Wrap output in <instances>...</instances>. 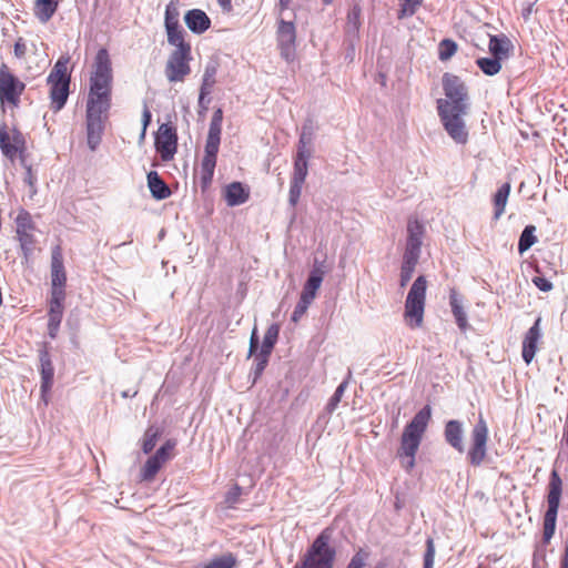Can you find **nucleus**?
<instances>
[{"label":"nucleus","mask_w":568,"mask_h":568,"mask_svg":"<svg viewBox=\"0 0 568 568\" xmlns=\"http://www.w3.org/2000/svg\"><path fill=\"white\" fill-rule=\"evenodd\" d=\"M24 135L17 126L7 123L0 124V150L2 154L13 162L26 152Z\"/></svg>","instance_id":"obj_11"},{"label":"nucleus","mask_w":568,"mask_h":568,"mask_svg":"<svg viewBox=\"0 0 568 568\" xmlns=\"http://www.w3.org/2000/svg\"><path fill=\"white\" fill-rule=\"evenodd\" d=\"M308 173V162L296 160L294 161V172L292 179L306 180Z\"/></svg>","instance_id":"obj_48"},{"label":"nucleus","mask_w":568,"mask_h":568,"mask_svg":"<svg viewBox=\"0 0 568 568\" xmlns=\"http://www.w3.org/2000/svg\"><path fill=\"white\" fill-rule=\"evenodd\" d=\"M278 41L282 45L291 47L295 43L296 32L293 22L281 21L278 26Z\"/></svg>","instance_id":"obj_30"},{"label":"nucleus","mask_w":568,"mask_h":568,"mask_svg":"<svg viewBox=\"0 0 568 568\" xmlns=\"http://www.w3.org/2000/svg\"><path fill=\"white\" fill-rule=\"evenodd\" d=\"M59 1L36 0L33 14L41 22L47 23L57 12Z\"/></svg>","instance_id":"obj_27"},{"label":"nucleus","mask_w":568,"mask_h":568,"mask_svg":"<svg viewBox=\"0 0 568 568\" xmlns=\"http://www.w3.org/2000/svg\"><path fill=\"white\" fill-rule=\"evenodd\" d=\"M215 83V69L207 68L203 75V81L200 91V100H202L205 95L210 94L211 89Z\"/></svg>","instance_id":"obj_41"},{"label":"nucleus","mask_w":568,"mask_h":568,"mask_svg":"<svg viewBox=\"0 0 568 568\" xmlns=\"http://www.w3.org/2000/svg\"><path fill=\"white\" fill-rule=\"evenodd\" d=\"M407 232H408V237H407L406 246L414 245V247L420 248L422 237L424 234L423 224L416 219L409 220L408 224H407Z\"/></svg>","instance_id":"obj_29"},{"label":"nucleus","mask_w":568,"mask_h":568,"mask_svg":"<svg viewBox=\"0 0 568 568\" xmlns=\"http://www.w3.org/2000/svg\"><path fill=\"white\" fill-rule=\"evenodd\" d=\"M184 22L189 30L195 34H202L211 28L210 17L201 9L186 11Z\"/></svg>","instance_id":"obj_21"},{"label":"nucleus","mask_w":568,"mask_h":568,"mask_svg":"<svg viewBox=\"0 0 568 568\" xmlns=\"http://www.w3.org/2000/svg\"><path fill=\"white\" fill-rule=\"evenodd\" d=\"M219 6L223 9L224 12L230 13L233 10L231 0H216Z\"/></svg>","instance_id":"obj_59"},{"label":"nucleus","mask_w":568,"mask_h":568,"mask_svg":"<svg viewBox=\"0 0 568 568\" xmlns=\"http://www.w3.org/2000/svg\"><path fill=\"white\" fill-rule=\"evenodd\" d=\"M476 64L486 75L490 77L499 73V71L501 70V61L494 57L479 58L477 59Z\"/></svg>","instance_id":"obj_37"},{"label":"nucleus","mask_w":568,"mask_h":568,"mask_svg":"<svg viewBox=\"0 0 568 568\" xmlns=\"http://www.w3.org/2000/svg\"><path fill=\"white\" fill-rule=\"evenodd\" d=\"M257 347H258V337L256 335V328H254L252 332V335H251V339H250L248 354L253 355L254 353H256Z\"/></svg>","instance_id":"obj_56"},{"label":"nucleus","mask_w":568,"mask_h":568,"mask_svg":"<svg viewBox=\"0 0 568 568\" xmlns=\"http://www.w3.org/2000/svg\"><path fill=\"white\" fill-rule=\"evenodd\" d=\"M562 495V479L557 470H552L547 486V510L542 519V541L549 544L556 532L557 515Z\"/></svg>","instance_id":"obj_5"},{"label":"nucleus","mask_w":568,"mask_h":568,"mask_svg":"<svg viewBox=\"0 0 568 568\" xmlns=\"http://www.w3.org/2000/svg\"><path fill=\"white\" fill-rule=\"evenodd\" d=\"M224 199L229 206L241 205L250 199V189L241 182H232L225 187Z\"/></svg>","instance_id":"obj_23"},{"label":"nucleus","mask_w":568,"mask_h":568,"mask_svg":"<svg viewBox=\"0 0 568 568\" xmlns=\"http://www.w3.org/2000/svg\"><path fill=\"white\" fill-rule=\"evenodd\" d=\"M449 304L452 307V313L455 317L456 324L462 332H465L469 325L467 321L466 312L462 305V301L459 300L457 293L453 291L449 296Z\"/></svg>","instance_id":"obj_28"},{"label":"nucleus","mask_w":568,"mask_h":568,"mask_svg":"<svg viewBox=\"0 0 568 568\" xmlns=\"http://www.w3.org/2000/svg\"><path fill=\"white\" fill-rule=\"evenodd\" d=\"M560 568H568V545L565 547L564 556L560 561Z\"/></svg>","instance_id":"obj_60"},{"label":"nucleus","mask_w":568,"mask_h":568,"mask_svg":"<svg viewBox=\"0 0 568 568\" xmlns=\"http://www.w3.org/2000/svg\"><path fill=\"white\" fill-rule=\"evenodd\" d=\"M332 530L325 528L315 538L313 544L294 568H333L336 550L331 546Z\"/></svg>","instance_id":"obj_4"},{"label":"nucleus","mask_w":568,"mask_h":568,"mask_svg":"<svg viewBox=\"0 0 568 568\" xmlns=\"http://www.w3.org/2000/svg\"><path fill=\"white\" fill-rule=\"evenodd\" d=\"M488 48H489V52L491 53V55L494 58L503 61L509 57V51L511 49V42L504 34L490 36Z\"/></svg>","instance_id":"obj_24"},{"label":"nucleus","mask_w":568,"mask_h":568,"mask_svg":"<svg viewBox=\"0 0 568 568\" xmlns=\"http://www.w3.org/2000/svg\"><path fill=\"white\" fill-rule=\"evenodd\" d=\"M458 45L452 39H444L438 44V58L440 61L449 60L456 52Z\"/></svg>","instance_id":"obj_38"},{"label":"nucleus","mask_w":568,"mask_h":568,"mask_svg":"<svg viewBox=\"0 0 568 568\" xmlns=\"http://www.w3.org/2000/svg\"><path fill=\"white\" fill-rule=\"evenodd\" d=\"M220 143L219 141L213 140H206L205 146H204V155L201 161V169H200V183L203 191L210 187L214 170L216 166V160H217V153L220 150Z\"/></svg>","instance_id":"obj_15"},{"label":"nucleus","mask_w":568,"mask_h":568,"mask_svg":"<svg viewBox=\"0 0 568 568\" xmlns=\"http://www.w3.org/2000/svg\"><path fill=\"white\" fill-rule=\"evenodd\" d=\"M154 145L162 161H171L178 151L176 129L170 123L161 124L155 134Z\"/></svg>","instance_id":"obj_13"},{"label":"nucleus","mask_w":568,"mask_h":568,"mask_svg":"<svg viewBox=\"0 0 568 568\" xmlns=\"http://www.w3.org/2000/svg\"><path fill=\"white\" fill-rule=\"evenodd\" d=\"M26 90V83L22 82L9 68L8 64H0V102L18 106L21 95Z\"/></svg>","instance_id":"obj_9"},{"label":"nucleus","mask_w":568,"mask_h":568,"mask_svg":"<svg viewBox=\"0 0 568 568\" xmlns=\"http://www.w3.org/2000/svg\"><path fill=\"white\" fill-rule=\"evenodd\" d=\"M163 465L164 464L161 463L154 455L149 457L144 466L141 468V479L144 481L153 480Z\"/></svg>","instance_id":"obj_31"},{"label":"nucleus","mask_w":568,"mask_h":568,"mask_svg":"<svg viewBox=\"0 0 568 568\" xmlns=\"http://www.w3.org/2000/svg\"><path fill=\"white\" fill-rule=\"evenodd\" d=\"M69 55H61L51 69L47 84L49 87L50 109L53 112L62 110L70 94L71 70Z\"/></svg>","instance_id":"obj_3"},{"label":"nucleus","mask_w":568,"mask_h":568,"mask_svg":"<svg viewBox=\"0 0 568 568\" xmlns=\"http://www.w3.org/2000/svg\"><path fill=\"white\" fill-rule=\"evenodd\" d=\"M67 294H51L48 312V334L55 338L62 321L64 311V300Z\"/></svg>","instance_id":"obj_19"},{"label":"nucleus","mask_w":568,"mask_h":568,"mask_svg":"<svg viewBox=\"0 0 568 568\" xmlns=\"http://www.w3.org/2000/svg\"><path fill=\"white\" fill-rule=\"evenodd\" d=\"M400 9L398 11V19L412 17L416 13L417 9L422 6L423 0H399Z\"/></svg>","instance_id":"obj_40"},{"label":"nucleus","mask_w":568,"mask_h":568,"mask_svg":"<svg viewBox=\"0 0 568 568\" xmlns=\"http://www.w3.org/2000/svg\"><path fill=\"white\" fill-rule=\"evenodd\" d=\"M237 565V558L232 552L223 554L222 556L214 557L204 568H235Z\"/></svg>","instance_id":"obj_33"},{"label":"nucleus","mask_w":568,"mask_h":568,"mask_svg":"<svg viewBox=\"0 0 568 568\" xmlns=\"http://www.w3.org/2000/svg\"><path fill=\"white\" fill-rule=\"evenodd\" d=\"M160 436L161 430L159 427L150 426L146 428L142 439V450L144 454L153 450Z\"/></svg>","instance_id":"obj_36"},{"label":"nucleus","mask_w":568,"mask_h":568,"mask_svg":"<svg viewBox=\"0 0 568 568\" xmlns=\"http://www.w3.org/2000/svg\"><path fill=\"white\" fill-rule=\"evenodd\" d=\"M345 388H346V385L345 383H342L337 388L336 390L334 392L333 396L329 398L328 400V404H327V410L328 412H333L336 409V407L338 406L343 395H344V392H345Z\"/></svg>","instance_id":"obj_49"},{"label":"nucleus","mask_w":568,"mask_h":568,"mask_svg":"<svg viewBox=\"0 0 568 568\" xmlns=\"http://www.w3.org/2000/svg\"><path fill=\"white\" fill-rule=\"evenodd\" d=\"M443 89L448 101V105L459 112H467V88L465 82L457 75L445 73L443 75Z\"/></svg>","instance_id":"obj_12"},{"label":"nucleus","mask_w":568,"mask_h":568,"mask_svg":"<svg viewBox=\"0 0 568 568\" xmlns=\"http://www.w3.org/2000/svg\"><path fill=\"white\" fill-rule=\"evenodd\" d=\"M223 112L221 109L214 111L211 119L209 133L206 140H213L221 142Z\"/></svg>","instance_id":"obj_34"},{"label":"nucleus","mask_w":568,"mask_h":568,"mask_svg":"<svg viewBox=\"0 0 568 568\" xmlns=\"http://www.w3.org/2000/svg\"><path fill=\"white\" fill-rule=\"evenodd\" d=\"M304 183V180L291 179L288 202L293 207H295L300 201Z\"/></svg>","instance_id":"obj_42"},{"label":"nucleus","mask_w":568,"mask_h":568,"mask_svg":"<svg viewBox=\"0 0 568 568\" xmlns=\"http://www.w3.org/2000/svg\"><path fill=\"white\" fill-rule=\"evenodd\" d=\"M292 0H280L281 9H287Z\"/></svg>","instance_id":"obj_62"},{"label":"nucleus","mask_w":568,"mask_h":568,"mask_svg":"<svg viewBox=\"0 0 568 568\" xmlns=\"http://www.w3.org/2000/svg\"><path fill=\"white\" fill-rule=\"evenodd\" d=\"M437 111L447 134L458 144H466L468 142V130L463 120V115L467 112H459L449 108L448 101L439 99L437 101Z\"/></svg>","instance_id":"obj_8"},{"label":"nucleus","mask_w":568,"mask_h":568,"mask_svg":"<svg viewBox=\"0 0 568 568\" xmlns=\"http://www.w3.org/2000/svg\"><path fill=\"white\" fill-rule=\"evenodd\" d=\"M488 426L480 415L470 433V445L467 450V460L474 466H480L487 457Z\"/></svg>","instance_id":"obj_10"},{"label":"nucleus","mask_w":568,"mask_h":568,"mask_svg":"<svg viewBox=\"0 0 568 568\" xmlns=\"http://www.w3.org/2000/svg\"><path fill=\"white\" fill-rule=\"evenodd\" d=\"M164 28L169 43L185 40L186 32L180 24V11L176 1H171L165 7Z\"/></svg>","instance_id":"obj_17"},{"label":"nucleus","mask_w":568,"mask_h":568,"mask_svg":"<svg viewBox=\"0 0 568 568\" xmlns=\"http://www.w3.org/2000/svg\"><path fill=\"white\" fill-rule=\"evenodd\" d=\"M16 225L17 239L20 243V247L23 252V255L28 257L32 253L36 244V237L33 234L36 224L31 214L23 209L20 210L16 217Z\"/></svg>","instance_id":"obj_14"},{"label":"nucleus","mask_w":568,"mask_h":568,"mask_svg":"<svg viewBox=\"0 0 568 568\" xmlns=\"http://www.w3.org/2000/svg\"><path fill=\"white\" fill-rule=\"evenodd\" d=\"M40 361V375H41V396L45 403H48L47 395L52 388L54 367L51 361V356L47 348H43L39 353Z\"/></svg>","instance_id":"obj_20"},{"label":"nucleus","mask_w":568,"mask_h":568,"mask_svg":"<svg viewBox=\"0 0 568 568\" xmlns=\"http://www.w3.org/2000/svg\"><path fill=\"white\" fill-rule=\"evenodd\" d=\"M426 549L423 556V568H434L436 547L432 537L426 540Z\"/></svg>","instance_id":"obj_43"},{"label":"nucleus","mask_w":568,"mask_h":568,"mask_svg":"<svg viewBox=\"0 0 568 568\" xmlns=\"http://www.w3.org/2000/svg\"><path fill=\"white\" fill-rule=\"evenodd\" d=\"M426 290L427 280L425 276L419 275L414 281L407 294L405 301L404 320L407 326H409L413 329L420 327L423 325L426 302Z\"/></svg>","instance_id":"obj_6"},{"label":"nucleus","mask_w":568,"mask_h":568,"mask_svg":"<svg viewBox=\"0 0 568 568\" xmlns=\"http://www.w3.org/2000/svg\"><path fill=\"white\" fill-rule=\"evenodd\" d=\"M375 568H388V565L385 561H379L376 564Z\"/></svg>","instance_id":"obj_64"},{"label":"nucleus","mask_w":568,"mask_h":568,"mask_svg":"<svg viewBox=\"0 0 568 568\" xmlns=\"http://www.w3.org/2000/svg\"><path fill=\"white\" fill-rule=\"evenodd\" d=\"M415 264H410L409 262H403L400 267V286L404 287L407 285V283L410 281Z\"/></svg>","instance_id":"obj_50"},{"label":"nucleus","mask_w":568,"mask_h":568,"mask_svg":"<svg viewBox=\"0 0 568 568\" xmlns=\"http://www.w3.org/2000/svg\"><path fill=\"white\" fill-rule=\"evenodd\" d=\"M271 354H264L263 352H258L255 356V362H256V365H255V376L258 377L263 371L265 369L267 363H268V357H270Z\"/></svg>","instance_id":"obj_52"},{"label":"nucleus","mask_w":568,"mask_h":568,"mask_svg":"<svg viewBox=\"0 0 568 568\" xmlns=\"http://www.w3.org/2000/svg\"><path fill=\"white\" fill-rule=\"evenodd\" d=\"M36 181H37V179L32 172L31 166H28L26 176H24V182L30 186V189L32 190V193L36 192Z\"/></svg>","instance_id":"obj_55"},{"label":"nucleus","mask_w":568,"mask_h":568,"mask_svg":"<svg viewBox=\"0 0 568 568\" xmlns=\"http://www.w3.org/2000/svg\"><path fill=\"white\" fill-rule=\"evenodd\" d=\"M430 418L432 408L429 405H426L417 412L413 419L404 427L397 457L406 471H410L415 467V456L424 434L427 430Z\"/></svg>","instance_id":"obj_2"},{"label":"nucleus","mask_w":568,"mask_h":568,"mask_svg":"<svg viewBox=\"0 0 568 568\" xmlns=\"http://www.w3.org/2000/svg\"><path fill=\"white\" fill-rule=\"evenodd\" d=\"M368 558L369 552L363 548H359L351 558L346 568H364Z\"/></svg>","instance_id":"obj_45"},{"label":"nucleus","mask_w":568,"mask_h":568,"mask_svg":"<svg viewBox=\"0 0 568 568\" xmlns=\"http://www.w3.org/2000/svg\"><path fill=\"white\" fill-rule=\"evenodd\" d=\"M420 255V248L414 247V245L406 246L403 262H409L410 264L417 265Z\"/></svg>","instance_id":"obj_51"},{"label":"nucleus","mask_w":568,"mask_h":568,"mask_svg":"<svg viewBox=\"0 0 568 568\" xmlns=\"http://www.w3.org/2000/svg\"><path fill=\"white\" fill-rule=\"evenodd\" d=\"M170 44L174 47V50L168 58L164 70L165 77L170 82H183L191 72V43L186 40H178Z\"/></svg>","instance_id":"obj_7"},{"label":"nucleus","mask_w":568,"mask_h":568,"mask_svg":"<svg viewBox=\"0 0 568 568\" xmlns=\"http://www.w3.org/2000/svg\"><path fill=\"white\" fill-rule=\"evenodd\" d=\"M51 294H65L67 272L63 264L61 245H55L51 251Z\"/></svg>","instance_id":"obj_16"},{"label":"nucleus","mask_w":568,"mask_h":568,"mask_svg":"<svg viewBox=\"0 0 568 568\" xmlns=\"http://www.w3.org/2000/svg\"><path fill=\"white\" fill-rule=\"evenodd\" d=\"M112 82L110 55L106 49L101 48L94 59L85 105V136L91 151H95L102 141L111 108Z\"/></svg>","instance_id":"obj_1"},{"label":"nucleus","mask_w":568,"mask_h":568,"mask_svg":"<svg viewBox=\"0 0 568 568\" xmlns=\"http://www.w3.org/2000/svg\"><path fill=\"white\" fill-rule=\"evenodd\" d=\"M444 437L446 443L458 453L465 452L464 429L459 420L450 419L445 424Z\"/></svg>","instance_id":"obj_22"},{"label":"nucleus","mask_w":568,"mask_h":568,"mask_svg":"<svg viewBox=\"0 0 568 568\" xmlns=\"http://www.w3.org/2000/svg\"><path fill=\"white\" fill-rule=\"evenodd\" d=\"M511 191L509 182L504 183L493 195L494 220L498 221L505 213L508 197Z\"/></svg>","instance_id":"obj_25"},{"label":"nucleus","mask_w":568,"mask_h":568,"mask_svg":"<svg viewBox=\"0 0 568 568\" xmlns=\"http://www.w3.org/2000/svg\"><path fill=\"white\" fill-rule=\"evenodd\" d=\"M322 282H320L317 278H313L308 276L306 283L303 286V291L301 296L306 297L310 301H314L316 297V293L318 288L321 287Z\"/></svg>","instance_id":"obj_44"},{"label":"nucleus","mask_w":568,"mask_h":568,"mask_svg":"<svg viewBox=\"0 0 568 568\" xmlns=\"http://www.w3.org/2000/svg\"><path fill=\"white\" fill-rule=\"evenodd\" d=\"M311 156V151L307 148V142L304 141V134H301L297 148L296 160L307 161Z\"/></svg>","instance_id":"obj_53"},{"label":"nucleus","mask_w":568,"mask_h":568,"mask_svg":"<svg viewBox=\"0 0 568 568\" xmlns=\"http://www.w3.org/2000/svg\"><path fill=\"white\" fill-rule=\"evenodd\" d=\"M151 116L152 115H151L150 110L145 106L144 111H143V114H142V122H143L142 136L145 135L146 128H148V125L151 122Z\"/></svg>","instance_id":"obj_57"},{"label":"nucleus","mask_w":568,"mask_h":568,"mask_svg":"<svg viewBox=\"0 0 568 568\" xmlns=\"http://www.w3.org/2000/svg\"><path fill=\"white\" fill-rule=\"evenodd\" d=\"M28 43L27 40L22 37H19L13 45V55L18 60H23L27 57L28 53Z\"/></svg>","instance_id":"obj_47"},{"label":"nucleus","mask_w":568,"mask_h":568,"mask_svg":"<svg viewBox=\"0 0 568 568\" xmlns=\"http://www.w3.org/2000/svg\"><path fill=\"white\" fill-rule=\"evenodd\" d=\"M302 134H304V141H306L307 144H310L312 140V132H308V134H306L305 131H303Z\"/></svg>","instance_id":"obj_63"},{"label":"nucleus","mask_w":568,"mask_h":568,"mask_svg":"<svg viewBox=\"0 0 568 568\" xmlns=\"http://www.w3.org/2000/svg\"><path fill=\"white\" fill-rule=\"evenodd\" d=\"M148 186L152 196L158 200H164L171 195L170 187L160 178L156 171H151L148 173Z\"/></svg>","instance_id":"obj_26"},{"label":"nucleus","mask_w":568,"mask_h":568,"mask_svg":"<svg viewBox=\"0 0 568 568\" xmlns=\"http://www.w3.org/2000/svg\"><path fill=\"white\" fill-rule=\"evenodd\" d=\"M325 274L326 268H312L310 276L313 278H317L320 282H323Z\"/></svg>","instance_id":"obj_58"},{"label":"nucleus","mask_w":568,"mask_h":568,"mask_svg":"<svg viewBox=\"0 0 568 568\" xmlns=\"http://www.w3.org/2000/svg\"><path fill=\"white\" fill-rule=\"evenodd\" d=\"M532 283L537 288L542 292H549L552 290V283L544 276L537 275L532 277Z\"/></svg>","instance_id":"obj_54"},{"label":"nucleus","mask_w":568,"mask_h":568,"mask_svg":"<svg viewBox=\"0 0 568 568\" xmlns=\"http://www.w3.org/2000/svg\"><path fill=\"white\" fill-rule=\"evenodd\" d=\"M312 301L307 300L306 297L301 296L298 303L296 304L294 312L292 314V322L297 323L305 315L308 306L311 305Z\"/></svg>","instance_id":"obj_46"},{"label":"nucleus","mask_w":568,"mask_h":568,"mask_svg":"<svg viewBox=\"0 0 568 568\" xmlns=\"http://www.w3.org/2000/svg\"><path fill=\"white\" fill-rule=\"evenodd\" d=\"M280 334V326L277 324H272L268 326V328L265 332L262 346L260 352H263L264 354H271Z\"/></svg>","instance_id":"obj_32"},{"label":"nucleus","mask_w":568,"mask_h":568,"mask_svg":"<svg viewBox=\"0 0 568 568\" xmlns=\"http://www.w3.org/2000/svg\"><path fill=\"white\" fill-rule=\"evenodd\" d=\"M541 338V317H537L534 325L525 333L523 337L521 356L527 365L532 362Z\"/></svg>","instance_id":"obj_18"},{"label":"nucleus","mask_w":568,"mask_h":568,"mask_svg":"<svg viewBox=\"0 0 568 568\" xmlns=\"http://www.w3.org/2000/svg\"><path fill=\"white\" fill-rule=\"evenodd\" d=\"M176 442L168 439L154 454V456L163 464H166L174 456Z\"/></svg>","instance_id":"obj_39"},{"label":"nucleus","mask_w":568,"mask_h":568,"mask_svg":"<svg viewBox=\"0 0 568 568\" xmlns=\"http://www.w3.org/2000/svg\"><path fill=\"white\" fill-rule=\"evenodd\" d=\"M535 231L536 227L534 225H527L521 232L518 242V251L520 254L528 251L537 242Z\"/></svg>","instance_id":"obj_35"},{"label":"nucleus","mask_w":568,"mask_h":568,"mask_svg":"<svg viewBox=\"0 0 568 568\" xmlns=\"http://www.w3.org/2000/svg\"><path fill=\"white\" fill-rule=\"evenodd\" d=\"M313 268H325V262L315 260Z\"/></svg>","instance_id":"obj_61"}]
</instances>
